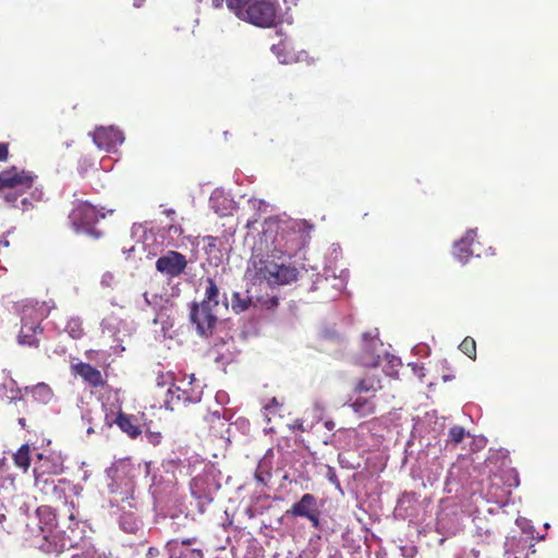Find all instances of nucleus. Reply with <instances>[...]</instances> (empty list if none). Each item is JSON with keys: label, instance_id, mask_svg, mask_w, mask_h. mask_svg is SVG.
Returning <instances> with one entry per match:
<instances>
[{"label": "nucleus", "instance_id": "1", "mask_svg": "<svg viewBox=\"0 0 558 558\" xmlns=\"http://www.w3.org/2000/svg\"><path fill=\"white\" fill-rule=\"evenodd\" d=\"M35 177L27 171H17L15 167L0 172V197L8 204L17 205L19 196L27 194Z\"/></svg>", "mask_w": 558, "mask_h": 558}, {"label": "nucleus", "instance_id": "2", "mask_svg": "<svg viewBox=\"0 0 558 558\" xmlns=\"http://www.w3.org/2000/svg\"><path fill=\"white\" fill-rule=\"evenodd\" d=\"M262 28H270L280 23L279 0H253L240 19Z\"/></svg>", "mask_w": 558, "mask_h": 558}, {"label": "nucleus", "instance_id": "3", "mask_svg": "<svg viewBox=\"0 0 558 558\" xmlns=\"http://www.w3.org/2000/svg\"><path fill=\"white\" fill-rule=\"evenodd\" d=\"M217 307L203 302H193L190 307V322L195 326L202 337L213 335L218 322Z\"/></svg>", "mask_w": 558, "mask_h": 558}, {"label": "nucleus", "instance_id": "4", "mask_svg": "<svg viewBox=\"0 0 558 558\" xmlns=\"http://www.w3.org/2000/svg\"><path fill=\"white\" fill-rule=\"evenodd\" d=\"M69 219L76 231L83 229L92 232L93 226L99 219V214L92 204L77 201L69 215Z\"/></svg>", "mask_w": 558, "mask_h": 558}, {"label": "nucleus", "instance_id": "5", "mask_svg": "<svg viewBox=\"0 0 558 558\" xmlns=\"http://www.w3.org/2000/svg\"><path fill=\"white\" fill-rule=\"evenodd\" d=\"M187 266L186 257L177 251H168L156 260V269L168 278L182 275Z\"/></svg>", "mask_w": 558, "mask_h": 558}, {"label": "nucleus", "instance_id": "6", "mask_svg": "<svg viewBox=\"0 0 558 558\" xmlns=\"http://www.w3.org/2000/svg\"><path fill=\"white\" fill-rule=\"evenodd\" d=\"M73 547H75V543L64 531H51L44 534L43 541L38 545L40 551L54 556H59Z\"/></svg>", "mask_w": 558, "mask_h": 558}, {"label": "nucleus", "instance_id": "7", "mask_svg": "<svg viewBox=\"0 0 558 558\" xmlns=\"http://www.w3.org/2000/svg\"><path fill=\"white\" fill-rule=\"evenodd\" d=\"M93 140L97 147L110 151L124 138L122 132L113 126H99L94 131Z\"/></svg>", "mask_w": 558, "mask_h": 558}, {"label": "nucleus", "instance_id": "8", "mask_svg": "<svg viewBox=\"0 0 558 558\" xmlns=\"http://www.w3.org/2000/svg\"><path fill=\"white\" fill-rule=\"evenodd\" d=\"M72 371L93 389L105 388L107 386V379L102 376L100 371L89 363L80 362L74 364Z\"/></svg>", "mask_w": 558, "mask_h": 558}, {"label": "nucleus", "instance_id": "9", "mask_svg": "<svg viewBox=\"0 0 558 558\" xmlns=\"http://www.w3.org/2000/svg\"><path fill=\"white\" fill-rule=\"evenodd\" d=\"M69 483L65 480H59L58 483L54 481H43L41 492L48 497L49 501L54 504H66L65 486Z\"/></svg>", "mask_w": 558, "mask_h": 558}, {"label": "nucleus", "instance_id": "10", "mask_svg": "<svg viewBox=\"0 0 558 558\" xmlns=\"http://www.w3.org/2000/svg\"><path fill=\"white\" fill-rule=\"evenodd\" d=\"M275 270H277L276 262L270 260L268 258H265V259L260 258L253 263V272L254 274H253L252 279L255 282L266 281L268 284H271Z\"/></svg>", "mask_w": 558, "mask_h": 558}, {"label": "nucleus", "instance_id": "11", "mask_svg": "<svg viewBox=\"0 0 558 558\" xmlns=\"http://www.w3.org/2000/svg\"><path fill=\"white\" fill-rule=\"evenodd\" d=\"M317 510V499L312 494H304L298 502H294L290 509L286 511L287 517H302Z\"/></svg>", "mask_w": 558, "mask_h": 558}, {"label": "nucleus", "instance_id": "12", "mask_svg": "<svg viewBox=\"0 0 558 558\" xmlns=\"http://www.w3.org/2000/svg\"><path fill=\"white\" fill-rule=\"evenodd\" d=\"M381 379L379 376L374 374H367L364 377L356 380L353 392L357 395L369 393L375 397V393L381 390Z\"/></svg>", "mask_w": 558, "mask_h": 558}, {"label": "nucleus", "instance_id": "13", "mask_svg": "<svg viewBox=\"0 0 558 558\" xmlns=\"http://www.w3.org/2000/svg\"><path fill=\"white\" fill-rule=\"evenodd\" d=\"M44 329L39 324L23 323L19 333V343L37 348L39 345L38 335H41Z\"/></svg>", "mask_w": 558, "mask_h": 558}, {"label": "nucleus", "instance_id": "14", "mask_svg": "<svg viewBox=\"0 0 558 558\" xmlns=\"http://www.w3.org/2000/svg\"><path fill=\"white\" fill-rule=\"evenodd\" d=\"M116 424L132 439H136L142 434V428L137 424V418L134 415L119 412Z\"/></svg>", "mask_w": 558, "mask_h": 558}, {"label": "nucleus", "instance_id": "15", "mask_svg": "<svg viewBox=\"0 0 558 558\" xmlns=\"http://www.w3.org/2000/svg\"><path fill=\"white\" fill-rule=\"evenodd\" d=\"M166 550L168 558H203L201 549L183 548L175 539H171L166 544Z\"/></svg>", "mask_w": 558, "mask_h": 558}, {"label": "nucleus", "instance_id": "16", "mask_svg": "<svg viewBox=\"0 0 558 558\" xmlns=\"http://www.w3.org/2000/svg\"><path fill=\"white\" fill-rule=\"evenodd\" d=\"M374 398V396L362 397L360 395L350 403V407L360 416L372 415L376 411V402Z\"/></svg>", "mask_w": 558, "mask_h": 558}, {"label": "nucleus", "instance_id": "17", "mask_svg": "<svg viewBox=\"0 0 558 558\" xmlns=\"http://www.w3.org/2000/svg\"><path fill=\"white\" fill-rule=\"evenodd\" d=\"M298 275L299 271L295 267L277 264V270H275L270 286L289 284L296 280Z\"/></svg>", "mask_w": 558, "mask_h": 558}, {"label": "nucleus", "instance_id": "18", "mask_svg": "<svg viewBox=\"0 0 558 558\" xmlns=\"http://www.w3.org/2000/svg\"><path fill=\"white\" fill-rule=\"evenodd\" d=\"M37 517L39 519V527L44 534L53 531L57 525V515L50 507H40L37 509Z\"/></svg>", "mask_w": 558, "mask_h": 558}, {"label": "nucleus", "instance_id": "19", "mask_svg": "<svg viewBox=\"0 0 558 558\" xmlns=\"http://www.w3.org/2000/svg\"><path fill=\"white\" fill-rule=\"evenodd\" d=\"M205 293L204 299L202 300L203 303L214 305L215 307L219 306V287L214 278H206L205 280Z\"/></svg>", "mask_w": 558, "mask_h": 558}, {"label": "nucleus", "instance_id": "20", "mask_svg": "<svg viewBox=\"0 0 558 558\" xmlns=\"http://www.w3.org/2000/svg\"><path fill=\"white\" fill-rule=\"evenodd\" d=\"M177 393L178 401L182 400L183 402H197L201 398V392H189L185 389H182L181 387H175V390L172 388L168 389V396L170 399L166 400L167 405L173 403L174 395Z\"/></svg>", "mask_w": 558, "mask_h": 558}, {"label": "nucleus", "instance_id": "21", "mask_svg": "<svg viewBox=\"0 0 558 558\" xmlns=\"http://www.w3.org/2000/svg\"><path fill=\"white\" fill-rule=\"evenodd\" d=\"M14 464L26 473L31 465V448L27 444L22 445L13 454Z\"/></svg>", "mask_w": 558, "mask_h": 558}, {"label": "nucleus", "instance_id": "22", "mask_svg": "<svg viewBox=\"0 0 558 558\" xmlns=\"http://www.w3.org/2000/svg\"><path fill=\"white\" fill-rule=\"evenodd\" d=\"M252 304V299L248 295L243 296L240 292H233L231 296V307L236 314L246 311Z\"/></svg>", "mask_w": 558, "mask_h": 558}, {"label": "nucleus", "instance_id": "23", "mask_svg": "<svg viewBox=\"0 0 558 558\" xmlns=\"http://www.w3.org/2000/svg\"><path fill=\"white\" fill-rule=\"evenodd\" d=\"M64 330L73 339H80L84 335V328L82 320L77 317H72L66 322Z\"/></svg>", "mask_w": 558, "mask_h": 558}, {"label": "nucleus", "instance_id": "24", "mask_svg": "<svg viewBox=\"0 0 558 558\" xmlns=\"http://www.w3.org/2000/svg\"><path fill=\"white\" fill-rule=\"evenodd\" d=\"M252 1L253 0H226V3L229 10L233 12L238 19H241L242 12H245Z\"/></svg>", "mask_w": 558, "mask_h": 558}, {"label": "nucleus", "instance_id": "25", "mask_svg": "<svg viewBox=\"0 0 558 558\" xmlns=\"http://www.w3.org/2000/svg\"><path fill=\"white\" fill-rule=\"evenodd\" d=\"M459 349L461 352H463L466 356H469L472 360H475L476 357V342L473 338L466 337L462 340V342L459 344Z\"/></svg>", "mask_w": 558, "mask_h": 558}, {"label": "nucleus", "instance_id": "26", "mask_svg": "<svg viewBox=\"0 0 558 558\" xmlns=\"http://www.w3.org/2000/svg\"><path fill=\"white\" fill-rule=\"evenodd\" d=\"M32 392L35 398H37L44 402L49 401L52 397V391H51L50 387L44 383L36 385L32 389Z\"/></svg>", "mask_w": 558, "mask_h": 558}, {"label": "nucleus", "instance_id": "27", "mask_svg": "<svg viewBox=\"0 0 558 558\" xmlns=\"http://www.w3.org/2000/svg\"><path fill=\"white\" fill-rule=\"evenodd\" d=\"M465 434V429L462 426L454 425L449 429V441L458 445L464 439Z\"/></svg>", "mask_w": 558, "mask_h": 558}, {"label": "nucleus", "instance_id": "28", "mask_svg": "<svg viewBox=\"0 0 558 558\" xmlns=\"http://www.w3.org/2000/svg\"><path fill=\"white\" fill-rule=\"evenodd\" d=\"M13 208L21 209L22 211H28L34 208L33 202L29 199V197L26 194H22V196H19L17 198V205L9 204Z\"/></svg>", "mask_w": 558, "mask_h": 558}, {"label": "nucleus", "instance_id": "29", "mask_svg": "<svg viewBox=\"0 0 558 558\" xmlns=\"http://www.w3.org/2000/svg\"><path fill=\"white\" fill-rule=\"evenodd\" d=\"M469 243L466 245H460L458 246V243L456 244V256L457 258L462 262V263H465L469 257L472 255V251L470 250L469 247Z\"/></svg>", "mask_w": 558, "mask_h": 558}, {"label": "nucleus", "instance_id": "30", "mask_svg": "<svg viewBox=\"0 0 558 558\" xmlns=\"http://www.w3.org/2000/svg\"><path fill=\"white\" fill-rule=\"evenodd\" d=\"M172 380L173 376L171 373H160L156 378L157 385L160 387H165L169 384H172Z\"/></svg>", "mask_w": 558, "mask_h": 558}, {"label": "nucleus", "instance_id": "31", "mask_svg": "<svg viewBox=\"0 0 558 558\" xmlns=\"http://www.w3.org/2000/svg\"><path fill=\"white\" fill-rule=\"evenodd\" d=\"M270 473L269 472H264L262 471V466L259 465L255 472V480L263 484V485H266L267 482L269 481L270 478Z\"/></svg>", "mask_w": 558, "mask_h": 558}, {"label": "nucleus", "instance_id": "32", "mask_svg": "<svg viewBox=\"0 0 558 558\" xmlns=\"http://www.w3.org/2000/svg\"><path fill=\"white\" fill-rule=\"evenodd\" d=\"M305 518L312 523L313 527H315V529L320 527L318 509L315 510L314 512L307 514Z\"/></svg>", "mask_w": 558, "mask_h": 558}, {"label": "nucleus", "instance_id": "33", "mask_svg": "<svg viewBox=\"0 0 558 558\" xmlns=\"http://www.w3.org/2000/svg\"><path fill=\"white\" fill-rule=\"evenodd\" d=\"M474 236L475 232L473 230L468 231L466 235L458 242V246L466 245L468 243L470 244V242L473 241Z\"/></svg>", "mask_w": 558, "mask_h": 558}, {"label": "nucleus", "instance_id": "34", "mask_svg": "<svg viewBox=\"0 0 558 558\" xmlns=\"http://www.w3.org/2000/svg\"><path fill=\"white\" fill-rule=\"evenodd\" d=\"M9 157V145L0 143V161H5Z\"/></svg>", "mask_w": 558, "mask_h": 558}, {"label": "nucleus", "instance_id": "35", "mask_svg": "<svg viewBox=\"0 0 558 558\" xmlns=\"http://www.w3.org/2000/svg\"><path fill=\"white\" fill-rule=\"evenodd\" d=\"M148 440L151 445L157 446L161 440V435L159 433H150L148 435Z\"/></svg>", "mask_w": 558, "mask_h": 558}, {"label": "nucleus", "instance_id": "36", "mask_svg": "<svg viewBox=\"0 0 558 558\" xmlns=\"http://www.w3.org/2000/svg\"><path fill=\"white\" fill-rule=\"evenodd\" d=\"M506 546L508 547L505 553L506 558H518L511 553V549L514 546V542L511 541L510 543H506Z\"/></svg>", "mask_w": 558, "mask_h": 558}, {"label": "nucleus", "instance_id": "37", "mask_svg": "<svg viewBox=\"0 0 558 558\" xmlns=\"http://www.w3.org/2000/svg\"><path fill=\"white\" fill-rule=\"evenodd\" d=\"M195 541V538H184L181 542H179V545H182L183 548H187V546L192 545Z\"/></svg>", "mask_w": 558, "mask_h": 558}, {"label": "nucleus", "instance_id": "38", "mask_svg": "<svg viewBox=\"0 0 558 558\" xmlns=\"http://www.w3.org/2000/svg\"><path fill=\"white\" fill-rule=\"evenodd\" d=\"M198 481H199L198 478H193V480H192V494H193V496H195L196 498H202V495L194 490V486H196V485H197Z\"/></svg>", "mask_w": 558, "mask_h": 558}, {"label": "nucleus", "instance_id": "39", "mask_svg": "<svg viewBox=\"0 0 558 558\" xmlns=\"http://www.w3.org/2000/svg\"><path fill=\"white\" fill-rule=\"evenodd\" d=\"M34 476H35V482H36V485H40L41 483V475L38 473V470L35 468L34 469Z\"/></svg>", "mask_w": 558, "mask_h": 558}, {"label": "nucleus", "instance_id": "40", "mask_svg": "<svg viewBox=\"0 0 558 558\" xmlns=\"http://www.w3.org/2000/svg\"><path fill=\"white\" fill-rule=\"evenodd\" d=\"M19 424L21 425L22 428H25L26 427V420L24 417H20L19 418Z\"/></svg>", "mask_w": 558, "mask_h": 558}, {"label": "nucleus", "instance_id": "41", "mask_svg": "<svg viewBox=\"0 0 558 558\" xmlns=\"http://www.w3.org/2000/svg\"><path fill=\"white\" fill-rule=\"evenodd\" d=\"M144 1L145 0H134L133 4H134V7L138 8L143 4Z\"/></svg>", "mask_w": 558, "mask_h": 558}, {"label": "nucleus", "instance_id": "42", "mask_svg": "<svg viewBox=\"0 0 558 558\" xmlns=\"http://www.w3.org/2000/svg\"><path fill=\"white\" fill-rule=\"evenodd\" d=\"M325 425H326V427H327L329 430H330V429H332V427H333V423H332V422H326V424H325Z\"/></svg>", "mask_w": 558, "mask_h": 558}, {"label": "nucleus", "instance_id": "43", "mask_svg": "<svg viewBox=\"0 0 558 558\" xmlns=\"http://www.w3.org/2000/svg\"><path fill=\"white\" fill-rule=\"evenodd\" d=\"M4 520H5V515L3 513H0V524H2Z\"/></svg>", "mask_w": 558, "mask_h": 558}, {"label": "nucleus", "instance_id": "44", "mask_svg": "<svg viewBox=\"0 0 558 558\" xmlns=\"http://www.w3.org/2000/svg\"><path fill=\"white\" fill-rule=\"evenodd\" d=\"M271 404L272 405H277L278 404V402H277V400L275 398L271 400Z\"/></svg>", "mask_w": 558, "mask_h": 558}, {"label": "nucleus", "instance_id": "45", "mask_svg": "<svg viewBox=\"0 0 558 558\" xmlns=\"http://www.w3.org/2000/svg\"><path fill=\"white\" fill-rule=\"evenodd\" d=\"M148 554L149 555H154V548L153 547L149 548Z\"/></svg>", "mask_w": 558, "mask_h": 558}, {"label": "nucleus", "instance_id": "46", "mask_svg": "<svg viewBox=\"0 0 558 558\" xmlns=\"http://www.w3.org/2000/svg\"><path fill=\"white\" fill-rule=\"evenodd\" d=\"M168 215L174 214V210L170 209L167 211Z\"/></svg>", "mask_w": 558, "mask_h": 558}, {"label": "nucleus", "instance_id": "47", "mask_svg": "<svg viewBox=\"0 0 558 558\" xmlns=\"http://www.w3.org/2000/svg\"><path fill=\"white\" fill-rule=\"evenodd\" d=\"M71 520H74V514L71 513L70 517H69Z\"/></svg>", "mask_w": 558, "mask_h": 558}]
</instances>
